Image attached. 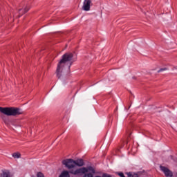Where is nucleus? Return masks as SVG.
Here are the masks:
<instances>
[{
  "label": "nucleus",
  "mask_w": 177,
  "mask_h": 177,
  "mask_svg": "<svg viewBox=\"0 0 177 177\" xmlns=\"http://www.w3.org/2000/svg\"><path fill=\"white\" fill-rule=\"evenodd\" d=\"M73 59V55L72 54V53H66L65 55L62 56V59L57 64V67L56 69V77L58 79H61L62 77L64 68L68 63V68L70 69L71 66L74 62Z\"/></svg>",
  "instance_id": "1"
},
{
  "label": "nucleus",
  "mask_w": 177,
  "mask_h": 177,
  "mask_svg": "<svg viewBox=\"0 0 177 177\" xmlns=\"http://www.w3.org/2000/svg\"><path fill=\"white\" fill-rule=\"evenodd\" d=\"M0 112L8 116H16L22 114L21 109L17 107H1L0 106Z\"/></svg>",
  "instance_id": "2"
},
{
  "label": "nucleus",
  "mask_w": 177,
  "mask_h": 177,
  "mask_svg": "<svg viewBox=\"0 0 177 177\" xmlns=\"http://www.w3.org/2000/svg\"><path fill=\"white\" fill-rule=\"evenodd\" d=\"M88 171H90L93 175L95 174V170L92 167H88V168L82 167L75 170L72 169L69 171V174L75 176H82L84 174L88 173Z\"/></svg>",
  "instance_id": "3"
},
{
  "label": "nucleus",
  "mask_w": 177,
  "mask_h": 177,
  "mask_svg": "<svg viewBox=\"0 0 177 177\" xmlns=\"http://www.w3.org/2000/svg\"><path fill=\"white\" fill-rule=\"evenodd\" d=\"M62 164L68 169H73L75 167V160L73 159H65L63 160Z\"/></svg>",
  "instance_id": "4"
},
{
  "label": "nucleus",
  "mask_w": 177,
  "mask_h": 177,
  "mask_svg": "<svg viewBox=\"0 0 177 177\" xmlns=\"http://www.w3.org/2000/svg\"><path fill=\"white\" fill-rule=\"evenodd\" d=\"M93 6L92 0H84L82 9L84 11H90L91 10V6Z\"/></svg>",
  "instance_id": "5"
},
{
  "label": "nucleus",
  "mask_w": 177,
  "mask_h": 177,
  "mask_svg": "<svg viewBox=\"0 0 177 177\" xmlns=\"http://www.w3.org/2000/svg\"><path fill=\"white\" fill-rule=\"evenodd\" d=\"M160 169L166 177H173V172L168 168L160 166Z\"/></svg>",
  "instance_id": "6"
},
{
  "label": "nucleus",
  "mask_w": 177,
  "mask_h": 177,
  "mask_svg": "<svg viewBox=\"0 0 177 177\" xmlns=\"http://www.w3.org/2000/svg\"><path fill=\"white\" fill-rule=\"evenodd\" d=\"M75 165L78 167H82L84 165V162L82 159H77L74 160Z\"/></svg>",
  "instance_id": "7"
},
{
  "label": "nucleus",
  "mask_w": 177,
  "mask_h": 177,
  "mask_svg": "<svg viewBox=\"0 0 177 177\" xmlns=\"http://www.w3.org/2000/svg\"><path fill=\"white\" fill-rule=\"evenodd\" d=\"M127 177H139V174L133 172H127Z\"/></svg>",
  "instance_id": "8"
},
{
  "label": "nucleus",
  "mask_w": 177,
  "mask_h": 177,
  "mask_svg": "<svg viewBox=\"0 0 177 177\" xmlns=\"http://www.w3.org/2000/svg\"><path fill=\"white\" fill-rule=\"evenodd\" d=\"M29 8L28 7H25L24 9L23 8H19V12L20 15H23L25 12H28Z\"/></svg>",
  "instance_id": "9"
},
{
  "label": "nucleus",
  "mask_w": 177,
  "mask_h": 177,
  "mask_svg": "<svg viewBox=\"0 0 177 177\" xmlns=\"http://www.w3.org/2000/svg\"><path fill=\"white\" fill-rule=\"evenodd\" d=\"M59 177H70V174L68 171H64Z\"/></svg>",
  "instance_id": "10"
},
{
  "label": "nucleus",
  "mask_w": 177,
  "mask_h": 177,
  "mask_svg": "<svg viewBox=\"0 0 177 177\" xmlns=\"http://www.w3.org/2000/svg\"><path fill=\"white\" fill-rule=\"evenodd\" d=\"M0 177H10V173L8 171H3L1 174V176Z\"/></svg>",
  "instance_id": "11"
},
{
  "label": "nucleus",
  "mask_w": 177,
  "mask_h": 177,
  "mask_svg": "<svg viewBox=\"0 0 177 177\" xmlns=\"http://www.w3.org/2000/svg\"><path fill=\"white\" fill-rule=\"evenodd\" d=\"M20 153H12V157H14L15 158H20Z\"/></svg>",
  "instance_id": "12"
},
{
  "label": "nucleus",
  "mask_w": 177,
  "mask_h": 177,
  "mask_svg": "<svg viewBox=\"0 0 177 177\" xmlns=\"http://www.w3.org/2000/svg\"><path fill=\"white\" fill-rule=\"evenodd\" d=\"M84 177H93L92 173H84Z\"/></svg>",
  "instance_id": "13"
},
{
  "label": "nucleus",
  "mask_w": 177,
  "mask_h": 177,
  "mask_svg": "<svg viewBox=\"0 0 177 177\" xmlns=\"http://www.w3.org/2000/svg\"><path fill=\"white\" fill-rule=\"evenodd\" d=\"M167 68H160L158 73H162V72H164V71H167Z\"/></svg>",
  "instance_id": "14"
},
{
  "label": "nucleus",
  "mask_w": 177,
  "mask_h": 177,
  "mask_svg": "<svg viewBox=\"0 0 177 177\" xmlns=\"http://www.w3.org/2000/svg\"><path fill=\"white\" fill-rule=\"evenodd\" d=\"M102 177H111V175L105 173L102 174Z\"/></svg>",
  "instance_id": "15"
},
{
  "label": "nucleus",
  "mask_w": 177,
  "mask_h": 177,
  "mask_svg": "<svg viewBox=\"0 0 177 177\" xmlns=\"http://www.w3.org/2000/svg\"><path fill=\"white\" fill-rule=\"evenodd\" d=\"M37 177H44V175L42 173L39 172V173L37 174Z\"/></svg>",
  "instance_id": "16"
},
{
  "label": "nucleus",
  "mask_w": 177,
  "mask_h": 177,
  "mask_svg": "<svg viewBox=\"0 0 177 177\" xmlns=\"http://www.w3.org/2000/svg\"><path fill=\"white\" fill-rule=\"evenodd\" d=\"M172 177H174V176Z\"/></svg>",
  "instance_id": "17"
}]
</instances>
